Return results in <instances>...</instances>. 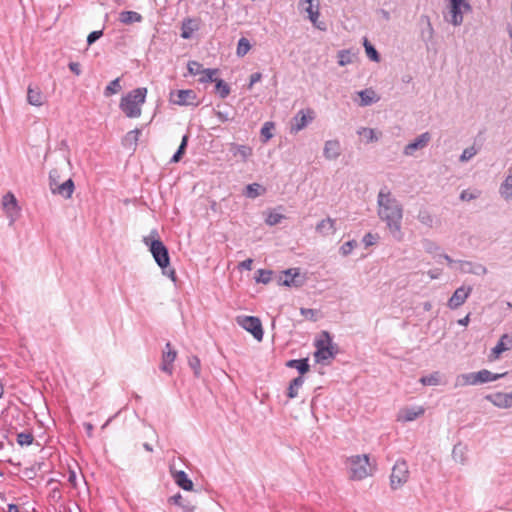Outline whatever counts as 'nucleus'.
Here are the masks:
<instances>
[{"label": "nucleus", "instance_id": "f257e3e1", "mask_svg": "<svg viewBox=\"0 0 512 512\" xmlns=\"http://www.w3.org/2000/svg\"><path fill=\"white\" fill-rule=\"evenodd\" d=\"M379 218L386 223V226L397 241H401L403 233L401 223L403 218V207L401 203L392 195L388 187L380 189L377 196Z\"/></svg>", "mask_w": 512, "mask_h": 512}, {"label": "nucleus", "instance_id": "f03ea898", "mask_svg": "<svg viewBox=\"0 0 512 512\" xmlns=\"http://www.w3.org/2000/svg\"><path fill=\"white\" fill-rule=\"evenodd\" d=\"M143 242L149 247L154 260L163 269V273L168 275L172 280H175L174 269H170L168 273L165 271V268L170 264V257L167 247L159 239L157 230H152L148 236L143 238Z\"/></svg>", "mask_w": 512, "mask_h": 512}, {"label": "nucleus", "instance_id": "7ed1b4c3", "mask_svg": "<svg viewBox=\"0 0 512 512\" xmlns=\"http://www.w3.org/2000/svg\"><path fill=\"white\" fill-rule=\"evenodd\" d=\"M345 466L349 479L354 481L363 480L372 476L376 470L375 465L370 463L368 454L352 455L345 460Z\"/></svg>", "mask_w": 512, "mask_h": 512}, {"label": "nucleus", "instance_id": "20e7f679", "mask_svg": "<svg viewBox=\"0 0 512 512\" xmlns=\"http://www.w3.org/2000/svg\"><path fill=\"white\" fill-rule=\"evenodd\" d=\"M147 88L139 87L124 95L119 103V108L128 118H138L141 116V106L145 103Z\"/></svg>", "mask_w": 512, "mask_h": 512}, {"label": "nucleus", "instance_id": "39448f33", "mask_svg": "<svg viewBox=\"0 0 512 512\" xmlns=\"http://www.w3.org/2000/svg\"><path fill=\"white\" fill-rule=\"evenodd\" d=\"M409 468L405 460L399 459L395 462L391 475H390V487L392 490H397L407 483L409 479Z\"/></svg>", "mask_w": 512, "mask_h": 512}, {"label": "nucleus", "instance_id": "423d86ee", "mask_svg": "<svg viewBox=\"0 0 512 512\" xmlns=\"http://www.w3.org/2000/svg\"><path fill=\"white\" fill-rule=\"evenodd\" d=\"M237 323L246 331L250 332L253 337L261 341L263 339V328L259 318L254 316H242L237 318Z\"/></svg>", "mask_w": 512, "mask_h": 512}, {"label": "nucleus", "instance_id": "0eeeda50", "mask_svg": "<svg viewBox=\"0 0 512 512\" xmlns=\"http://www.w3.org/2000/svg\"><path fill=\"white\" fill-rule=\"evenodd\" d=\"M2 208L12 225L19 217L20 207L15 195L12 192H7L2 197Z\"/></svg>", "mask_w": 512, "mask_h": 512}, {"label": "nucleus", "instance_id": "6e6552de", "mask_svg": "<svg viewBox=\"0 0 512 512\" xmlns=\"http://www.w3.org/2000/svg\"><path fill=\"white\" fill-rule=\"evenodd\" d=\"M450 4V23L454 26H460L463 23V12L471 10V5L465 0H449Z\"/></svg>", "mask_w": 512, "mask_h": 512}, {"label": "nucleus", "instance_id": "1a4fd4ad", "mask_svg": "<svg viewBox=\"0 0 512 512\" xmlns=\"http://www.w3.org/2000/svg\"><path fill=\"white\" fill-rule=\"evenodd\" d=\"M299 7L308 14L309 20L315 27L320 30H326L324 23L317 22L319 17V0H301L299 2Z\"/></svg>", "mask_w": 512, "mask_h": 512}, {"label": "nucleus", "instance_id": "9d476101", "mask_svg": "<svg viewBox=\"0 0 512 512\" xmlns=\"http://www.w3.org/2000/svg\"><path fill=\"white\" fill-rule=\"evenodd\" d=\"M472 290V286L465 285H462L459 288H457L450 297V299L448 300V307L452 310H455L462 306L470 296Z\"/></svg>", "mask_w": 512, "mask_h": 512}, {"label": "nucleus", "instance_id": "9b49d317", "mask_svg": "<svg viewBox=\"0 0 512 512\" xmlns=\"http://www.w3.org/2000/svg\"><path fill=\"white\" fill-rule=\"evenodd\" d=\"M314 119V111L311 109L300 110L296 113V115L292 118L291 123V132H299L303 130L309 122Z\"/></svg>", "mask_w": 512, "mask_h": 512}, {"label": "nucleus", "instance_id": "f8f14e48", "mask_svg": "<svg viewBox=\"0 0 512 512\" xmlns=\"http://www.w3.org/2000/svg\"><path fill=\"white\" fill-rule=\"evenodd\" d=\"M431 140V134L424 132L416 137L412 142L407 144L403 150V154L406 156H413L417 150L425 148Z\"/></svg>", "mask_w": 512, "mask_h": 512}, {"label": "nucleus", "instance_id": "ddd939ff", "mask_svg": "<svg viewBox=\"0 0 512 512\" xmlns=\"http://www.w3.org/2000/svg\"><path fill=\"white\" fill-rule=\"evenodd\" d=\"M196 99V94L193 90H177L171 92L170 100L172 103L176 105H192L194 104V100Z\"/></svg>", "mask_w": 512, "mask_h": 512}, {"label": "nucleus", "instance_id": "4468645a", "mask_svg": "<svg viewBox=\"0 0 512 512\" xmlns=\"http://www.w3.org/2000/svg\"><path fill=\"white\" fill-rule=\"evenodd\" d=\"M485 398L498 408H512V391L510 393L496 392L494 394L487 395Z\"/></svg>", "mask_w": 512, "mask_h": 512}, {"label": "nucleus", "instance_id": "2eb2a0df", "mask_svg": "<svg viewBox=\"0 0 512 512\" xmlns=\"http://www.w3.org/2000/svg\"><path fill=\"white\" fill-rule=\"evenodd\" d=\"M458 266L463 274L485 275L487 273V268L480 263L458 260Z\"/></svg>", "mask_w": 512, "mask_h": 512}, {"label": "nucleus", "instance_id": "dca6fc26", "mask_svg": "<svg viewBox=\"0 0 512 512\" xmlns=\"http://www.w3.org/2000/svg\"><path fill=\"white\" fill-rule=\"evenodd\" d=\"M424 412H425V409L422 406L404 407L398 412L397 421H400V422L414 421L418 417L422 416L424 414Z\"/></svg>", "mask_w": 512, "mask_h": 512}, {"label": "nucleus", "instance_id": "f3484780", "mask_svg": "<svg viewBox=\"0 0 512 512\" xmlns=\"http://www.w3.org/2000/svg\"><path fill=\"white\" fill-rule=\"evenodd\" d=\"M176 357H177V352L172 349L171 343L167 342L165 345V350L163 351V355H162V363H161V367H160L161 370L168 374H172V370H173L172 363L175 361Z\"/></svg>", "mask_w": 512, "mask_h": 512}, {"label": "nucleus", "instance_id": "a211bd4d", "mask_svg": "<svg viewBox=\"0 0 512 512\" xmlns=\"http://www.w3.org/2000/svg\"><path fill=\"white\" fill-rule=\"evenodd\" d=\"M512 348V335L509 334H503L496 346L491 350L490 358L491 359H498L500 355Z\"/></svg>", "mask_w": 512, "mask_h": 512}, {"label": "nucleus", "instance_id": "6ab92c4d", "mask_svg": "<svg viewBox=\"0 0 512 512\" xmlns=\"http://www.w3.org/2000/svg\"><path fill=\"white\" fill-rule=\"evenodd\" d=\"M74 182L71 178L67 179L63 183H58L57 185H53V187H50V190L53 194H58L65 199L71 198L73 192H74Z\"/></svg>", "mask_w": 512, "mask_h": 512}, {"label": "nucleus", "instance_id": "aec40b11", "mask_svg": "<svg viewBox=\"0 0 512 512\" xmlns=\"http://www.w3.org/2000/svg\"><path fill=\"white\" fill-rule=\"evenodd\" d=\"M282 285L288 287H300L303 281L299 278V269L290 268L284 271V278H280Z\"/></svg>", "mask_w": 512, "mask_h": 512}, {"label": "nucleus", "instance_id": "412c9836", "mask_svg": "<svg viewBox=\"0 0 512 512\" xmlns=\"http://www.w3.org/2000/svg\"><path fill=\"white\" fill-rule=\"evenodd\" d=\"M341 154L340 142L338 140H328L325 142L323 155L328 160H335Z\"/></svg>", "mask_w": 512, "mask_h": 512}, {"label": "nucleus", "instance_id": "4be33fe9", "mask_svg": "<svg viewBox=\"0 0 512 512\" xmlns=\"http://www.w3.org/2000/svg\"><path fill=\"white\" fill-rule=\"evenodd\" d=\"M336 221L330 217L321 220L316 225V232L321 234L322 236L332 235L336 232Z\"/></svg>", "mask_w": 512, "mask_h": 512}, {"label": "nucleus", "instance_id": "5701e85b", "mask_svg": "<svg viewBox=\"0 0 512 512\" xmlns=\"http://www.w3.org/2000/svg\"><path fill=\"white\" fill-rule=\"evenodd\" d=\"M230 151L232 152L234 157L239 156L241 161L246 162L249 157L252 156L253 150L250 146L247 145H239L232 143L230 145Z\"/></svg>", "mask_w": 512, "mask_h": 512}, {"label": "nucleus", "instance_id": "b1692460", "mask_svg": "<svg viewBox=\"0 0 512 512\" xmlns=\"http://www.w3.org/2000/svg\"><path fill=\"white\" fill-rule=\"evenodd\" d=\"M499 194L507 201L512 198V166L508 169L507 176L500 185Z\"/></svg>", "mask_w": 512, "mask_h": 512}, {"label": "nucleus", "instance_id": "393cba45", "mask_svg": "<svg viewBox=\"0 0 512 512\" xmlns=\"http://www.w3.org/2000/svg\"><path fill=\"white\" fill-rule=\"evenodd\" d=\"M172 476L175 483L183 490L191 491L193 489V482L184 471H172Z\"/></svg>", "mask_w": 512, "mask_h": 512}, {"label": "nucleus", "instance_id": "a878e982", "mask_svg": "<svg viewBox=\"0 0 512 512\" xmlns=\"http://www.w3.org/2000/svg\"><path fill=\"white\" fill-rule=\"evenodd\" d=\"M469 385H478L476 372L460 374L456 377L454 384L456 388Z\"/></svg>", "mask_w": 512, "mask_h": 512}, {"label": "nucleus", "instance_id": "bb28decb", "mask_svg": "<svg viewBox=\"0 0 512 512\" xmlns=\"http://www.w3.org/2000/svg\"><path fill=\"white\" fill-rule=\"evenodd\" d=\"M196 30H198V24L196 20L192 18H186L182 22L181 37L183 39H190Z\"/></svg>", "mask_w": 512, "mask_h": 512}, {"label": "nucleus", "instance_id": "cd10ccee", "mask_svg": "<svg viewBox=\"0 0 512 512\" xmlns=\"http://www.w3.org/2000/svg\"><path fill=\"white\" fill-rule=\"evenodd\" d=\"M43 94L40 88L29 86L27 91V101L30 105L41 106L43 104Z\"/></svg>", "mask_w": 512, "mask_h": 512}, {"label": "nucleus", "instance_id": "c85d7f7f", "mask_svg": "<svg viewBox=\"0 0 512 512\" xmlns=\"http://www.w3.org/2000/svg\"><path fill=\"white\" fill-rule=\"evenodd\" d=\"M337 353L336 346L316 348L314 354L317 362H324L329 359H333Z\"/></svg>", "mask_w": 512, "mask_h": 512}, {"label": "nucleus", "instance_id": "c756f323", "mask_svg": "<svg viewBox=\"0 0 512 512\" xmlns=\"http://www.w3.org/2000/svg\"><path fill=\"white\" fill-rule=\"evenodd\" d=\"M477 373V382L478 384H483V383H487V382H492V381H496L502 377H504L507 373H501V374H495V373H492L491 371L487 370V369H482Z\"/></svg>", "mask_w": 512, "mask_h": 512}, {"label": "nucleus", "instance_id": "7c9ffc66", "mask_svg": "<svg viewBox=\"0 0 512 512\" xmlns=\"http://www.w3.org/2000/svg\"><path fill=\"white\" fill-rule=\"evenodd\" d=\"M169 502L181 507L183 512H194L195 510V506L190 501L185 500L180 493L170 497Z\"/></svg>", "mask_w": 512, "mask_h": 512}, {"label": "nucleus", "instance_id": "2f4dec72", "mask_svg": "<svg viewBox=\"0 0 512 512\" xmlns=\"http://www.w3.org/2000/svg\"><path fill=\"white\" fill-rule=\"evenodd\" d=\"M119 20L121 23L130 25L132 23H139L143 20L141 14L135 11H122L119 15Z\"/></svg>", "mask_w": 512, "mask_h": 512}, {"label": "nucleus", "instance_id": "473e14b6", "mask_svg": "<svg viewBox=\"0 0 512 512\" xmlns=\"http://www.w3.org/2000/svg\"><path fill=\"white\" fill-rule=\"evenodd\" d=\"M286 365L290 368L297 369L301 374L300 376L308 372L310 368L307 358L289 360Z\"/></svg>", "mask_w": 512, "mask_h": 512}, {"label": "nucleus", "instance_id": "72a5a7b5", "mask_svg": "<svg viewBox=\"0 0 512 512\" xmlns=\"http://www.w3.org/2000/svg\"><path fill=\"white\" fill-rule=\"evenodd\" d=\"M303 383H304V378L302 376H298V377L294 378L290 382L288 390H287L288 398H290V399L296 398L298 396V391L302 387Z\"/></svg>", "mask_w": 512, "mask_h": 512}, {"label": "nucleus", "instance_id": "f704fd0d", "mask_svg": "<svg viewBox=\"0 0 512 512\" xmlns=\"http://www.w3.org/2000/svg\"><path fill=\"white\" fill-rule=\"evenodd\" d=\"M140 133V129H134L129 131L124 137V145L133 148L134 150L137 146Z\"/></svg>", "mask_w": 512, "mask_h": 512}, {"label": "nucleus", "instance_id": "c9c22d12", "mask_svg": "<svg viewBox=\"0 0 512 512\" xmlns=\"http://www.w3.org/2000/svg\"><path fill=\"white\" fill-rule=\"evenodd\" d=\"M358 134L364 136L367 143L376 142L381 136V133H377L374 129L366 127L359 129Z\"/></svg>", "mask_w": 512, "mask_h": 512}, {"label": "nucleus", "instance_id": "e433bc0d", "mask_svg": "<svg viewBox=\"0 0 512 512\" xmlns=\"http://www.w3.org/2000/svg\"><path fill=\"white\" fill-rule=\"evenodd\" d=\"M358 95L361 99L362 106H368L373 102L377 101L375 92L371 89H365L358 92Z\"/></svg>", "mask_w": 512, "mask_h": 512}, {"label": "nucleus", "instance_id": "4c0bfd02", "mask_svg": "<svg viewBox=\"0 0 512 512\" xmlns=\"http://www.w3.org/2000/svg\"><path fill=\"white\" fill-rule=\"evenodd\" d=\"M420 382L423 385H428V386L440 385V384H442L441 374L438 371L433 372V373H431V374H429L427 376L421 377L420 378Z\"/></svg>", "mask_w": 512, "mask_h": 512}, {"label": "nucleus", "instance_id": "58836bf2", "mask_svg": "<svg viewBox=\"0 0 512 512\" xmlns=\"http://www.w3.org/2000/svg\"><path fill=\"white\" fill-rule=\"evenodd\" d=\"M422 244H423V248H424L425 252H427L428 254H431L434 257H437V256L439 257V254H441L440 253L441 248L436 242H434L430 239H424L422 241Z\"/></svg>", "mask_w": 512, "mask_h": 512}, {"label": "nucleus", "instance_id": "ea45409f", "mask_svg": "<svg viewBox=\"0 0 512 512\" xmlns=\"http://www.w3.org/2000/svg\"><path fill=\"white\" fill-rule=\"evenodd\" d=\"M122 90V86L120 84V78H116L112 80L105 88L104 90V96L110 97L114 94L119 93Z\"/></svg>", "mask_w": 512, "mask_h": 512}, {"label": "nucleus", "instance_id": "a19ab883", "mask_svg": "<svg viewBox=\"0 0 512 512\" xmlns=\"http://www.w3.org/2000/svg\"><path fill=\"white\" fill-rule=\"evenodd\" d=\"M188 139H189V136L188 135H184L182 137V141H181V144L178 148V150L175 152V154L172 156L170 162L172 163H177L181 160L182 156L184 155L185 153V150H186V147H187V143H188Z\"/></svg>", "mask_w": 512, "mask_h": 512}, {"label": "nucleus", "instance_id": "79ce46f5", "mask_svg": "<svg viewBox=\"0 0 512 512\" xmlns=\"http://www.w3.org/2000/svg\"><path fill=\"white\" fill-rule=\"evenodd\" d=\"M188 139H189V136L188 135H184L182 137V141H181V144L178 148V150L175 152V154L172 156L170 162L172 163H177L181 160L182 156L184 155L185 153V150H186V147H187V143H188Z\"/></svg>", "mask_w": 512, "mask_h": 512}, {"label": "nucleus", "instance_id": "37998d69", "mask_svg": "<svg viewBox=\"0 0 512 512\" xmlns=\"http://www.w3.org/2000/svg\"><path fill=\"white\" fill-rule=\"evenodd\" d=\"M215 83L216 93L220 98L225 99L230 94L229 85L222 79L215 80Z\"/></svg>", "mask_w": 512, "mask_h": 512}, {"label": "nucleus", "instance_id": "c03bdc74", "mask_svg": "<svg viewBox=\"0 0 512 512\" xmlns=\"http://www.w3.org/2000/svg\"><path fill=\"white\" fill-rule=\"evenodd\" d=\"M251 49V44L247 38H240L237 44L236 54L238 57H244Z\"/></svg>", "mask_w": 512, "mask_h": 512}, {"label": "nucleus", "instance_id": "a18cd8bd", "mask_svg": "<svg viewBox=\"0 0 512 512\" xmlns=\"http://www.w3.org/2000/svg\"><path fill=\"white\" fill-rule=\"evenodd\" d=\"M330 346H335V345L332 343V338H331L329 332L322 331L320 338L318 340H316V342H315V347L322 348V347H330Z\"/></svg>", "mask_w": 512, "mask_h": 512}, {"label": "nucleus", "instance_id": "49530a36", "mask_svg": "<svg viewBox=\"0 0 512 512\" xmlns=\"http://www.w3.org/2000/svg\"><path fill=\"white\" fill-rule=\"evenodd\" d=\"M34 436L31 432H21L17 434V443L20 446H29L32 444Z\"/></svg>", "mask_w": 512, "mask_h": 512}, {"label": "nucleus", "instance_id": "de8ad7c7", "mask_svg": "<svg viewBox=\"0 0 512 512\" xmlns=\"http://www.w3.org/2000/svg\"><path fill=\"white\" fill-rule=\"evenodd\" d=\"M364 47L368 58L376 62L380 60L379 53L367 39L364 40Z\"/></svg>", "mask_w": 512, "mask_h": 512}, {"label": "nucleus", "instance_id": "09e8293b", "mask_svg": "<svg viewBox=\"0 0 512 512\" xmlns=\"http://www.w3.org/2000/svg\"><path fill=\"white\" fill-rule=\"evenodd\" d=\"M218 73V69H204L202 76L199 78L201 83L215 82L217 80L214 76Z\"/></svg>", "mask_w": 512, "mask_h": 512}, {"label": "nucleus", "instance_id": "8fccbe9b", "mask_svg": "<svg viewBox=\"0 0 512 512\" xmlns=\"http://www.w3.org/2000/svg\"><path fill=\"white\" fill-rule=\"evenodd\" d=\"M417 218L423 225L429 228L433 226L434 219L428 211H420Z\"/></svg>", "mask_w": 512, "mask_h": 512}, {"label": "nucleus", "instance_id": "3c124183", "mask_svg": "<svg viewBox=\"0 0 512 512\" xmlns=\"http://www.w3.org/2000/svg\"><path fill=\"white\" fill-rule=\"evenodd\" d=\"M338 64L340 66L348 65L352 62V56L349 50H341L337 54Z\"/></svg>", "mask_w": 512, "mask_h": 512}, {"label": "nucleus", "instance_id": "603ef678", "mask_svg": "<svg viewBox=\"0 0 512 512\" xmlns=\"http://www.w3.org/2000/svg\"><path fill=\"white\" fill-rule=\"evenodd\" d=\"M188 364L190 368L193 370L194 375L199 377L201 374V362L197 356H191L188 359Z\"/></svg>", "mask_w": 512, "mask_h": 512}, {"label": "nucleus", "instance_id": "864d4df0", "mask_svg": "<svg viewBox=\"0 0 512 512\" xmlns=\"http://www.w3.org/2000/svg\"><path fill=\"white\" fill-rule=\"evenodd\" d=\"M272 129H274V123L273 122H266L261 128V136L264 138V142L268 141L273 137Z\"/></svg>", "mask_w": 512, "mask_h": 512}, {"label": "nucleus", "instance_id": "5fc2aeb1", "mask_svg": "<svg viewBox=\"0 0 512 512\" xmlns=\"http://www.w3.org/2000/svg\"><path fill=\"white\" fill-rule=\"evenodd\" d=\"M261 189H262V187L258 183L249 184L246 187V196L249 198H256L261 194V192H260Z\"/></svg>", "mask_w": 512, "mask_h": 512}, {"label": "nucleus", "instance_id": "6e6d98bb", "mask_svg": "<svg viewBox=\"0 0 512 512\" xmlns=\"http://www.w3.org/2000/svg\"><path fill=\"white\" fill-rule=\"evenodd\" d=\"M452 457L454 458L455 461L464 463V461H465L464 447L461 444H457L453 447Z\"/></svg>", "mask_w": 512, "mask_h": 512}, {"label": "nucleus", "instance_id": "4d7b16f0", "mask_svg": "<svg viewBox=\"0 0 512 512\" xmlns=\"http://www.w3.org/2000/svg\"><path fill=\"white\" fill-rule=\"evenodd\" d=\"M256 282L267 284L271 281L272 272L270 270L259 269Z\"/></svg>", "mask_w": 512, "mask_h": 512}, {"label": "nucleus", "instance_id": "13d9d810", "mask_svg": "<svg viewBox=\"0 0 512 512\" xmlns=\"http://www.w3.org/2000/svg\"><path fill=\"white\" fill-rule=\"evenodd\" d=\"M187 68H188L189 73L194 76L198 75V74H202V72L204 70L202 64H200L197 61H189L187 64Z\"/></svg>", "mask_w": 512, "mask_h": 512}, {"label": "nucleus", "instance_id": "bf43d9fd", "mask_svg": "<svg viewBox=\"0 0 512 512\" xmlns=\"http://www.w3.org/2000/svg\"><path fill=\"white\" fill-rule=\"evenodd\" d=\"M357 245V242L355 240H350V241H347L345 242L341 247H340V253L343 255V256H347L349 255L352 250L354 249V247Z\"/></svg>", "mask_w": 512, "mask_h": 512}, {"label": "nucleus", "instance_id": "052dcab7", "mask_svg": "<svg viewBox=\"0 0 512 512\" xmlns=\"http://www.w3.org/2000/svg\"><path fill=\"white\" fill-rule=\"evenodd\" d=\"M60 178V171L57 168L52 169L49 172V187H53V185H57L58 183H60Z\"/></svg>", "mask_w": 512, "mask_h": 512}, {"label": "nucleus", "instance_id": "680f3d73", "mask_svg": "<svg viewBox=\"0 0 512 512\" xmlns=\"http://www.w3.org/2000/svg\"><path fill=\"white\" fill-rule=\"evenodd\" d=\"M476 153H477V150L473 146L468 147V148L464 149V151L460 155V161L466 162V161L470 160L473 156H475Z\"/></svg>", "mask_w": 512, "mask_h": 512}, {"label": "nucleus", "instance_id": "e2e57ef3", "mask_svg": "<svg viewBox=\"0 0 512 512\" xmlns=\"http://www.w3.org/2000/svg\"><path fill=\"white\" fill-rule=\"evenodd\" d=\"M215 116L221 121L222 123L231 121L233 117L230 115L229 111H222L219 109H214Z\"/></svg>", "mask_w": 512, "mask_h": 512}, {"label": "nucleus", "instance_id": "0e129e2a", "mask_svg": "<svg viewBox=\"0 0 512 512\" xmlns=\"http://www.w3.org/2000/svg\"><path fill=\"white\" fill-rule=\"evenodd\" d=\"M283 216L278 213H269V215L266 218V223L270 226H274L282 220Z\"/></svg>", "mask_w": 512, "mask_h": 512}, {"label": "nucleus", "instance_id": "69168bd1", "mask_svg": "<svg viewBox=\"0 0 512 512\" xmlns=\"http://www.w3.org/2000/svg\"><path fill=\"white\" fill-rule=\"evenodd\" d=\"M300 313L302 316H304L305 318L311 320V321H316L317 318H316V314H317V311L314 310V309H310V308H300Z\"/></svg>", "mask_w": 512, "mask_h": 512}, {"label": "nucleus", "instance_id": "338daca9", "mask_svg": "<svg viewBox=\"0 0 512 512\" xmlns=\"http://www.w3.org/2000/svg\"><path fill=\"white\" fill-rule=\"evenodd\" d=\"M479 196V192L473 193L468 190H463L460 194V199L463 201H470L476 199Z\"/></svg>", "mask_w": 512, "mask_h": 512}, {"label": "nucleus", "instance_id": "774afa93", "mask_svg": "<svg viewBox=\"0 0 512 512\" xmlns=\"http://www.w3.org/2000/svg\"><path fill=\"white\" fill-rule=\"evenodd\" d=\"M103 35L101 30L91 32L87 37L88 45L93 44L96 40H98Z\"/></svg>", "mask_w": 512, "mask_h": 512}]
</instances>
